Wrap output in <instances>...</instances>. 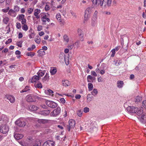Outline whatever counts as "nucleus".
<instances>
[{
  "label": "nucleus",
  "instance_id": "obj_25",
  "mask_svg": "<svg viewBox=\"0 0 146 146\" xmlns=\"http://www.w3.org/2000/svg\"><path fill=\"white\" fill-rule=\"evenodd\" d=\"M90 94H88L87 96V102H89L91 101L94 98V97L93 96H91Z\"/></svg>",
  "mask_w": 146,
  "mask_h": 146
},
{
  "label": "nucleus",
  "instance_id": "obj_19",
  "mask_svg": "<svg viewBox=\"0 0 146 146\" xmlns=\"http://www.w3.org/2000/svg\"><path fill=\"white\" fill-rule=\"evenodd\" d=\"M46 17V15L45 14L44 16H43L41 18L42 21L44 22H46V21H47L48 22H50V19L47 17Z\"/></svg>",
  "mask_w": 146,
  "mask_h": 146
},
{
  "label": "nucleus",
  "instance_id": "obj_41",
  "mask_svg": "<svg viewBox=\"0 0 146 146\" xmlns=\"http://www.w3.org/2000/svg\"><path fill=\"white\" fill-rule=\"evenodd\" d=\"M22 25H23L22 26V29L25 30V31H27L28 29V27L27 25L26 24H22Z\"/></svg>",
  "mask_w": 146,
  "mask_h": 146
},
{
  "label": "nucleus",
  "instance_id": "obj_15",
  "mask_svg": "<svg viewBox=\"0 0 146 146\" xmlns=\"http://www.w3.org/2000/svg\"><path fill=\"white\" fill-rule=\"evenodd\" d=\"M9 21V18L6 16L3 15V23L4 24H7Z\"/></svg>",
  "mask_w": 146,
  "mask_h": 146
},
{
  "label": "nucleus",
  "instance_id": "obj_40",
  "mask_svg": "<svg viewBox=\"0 0 146 146\" xmlns=\"http://www.w3.org/2000/svg\"><path fill=\"white\" fill-rule=\"evenodd\" d=\"M78 33L79 36H83V33L82 30L80 29H78Z\"/></svg>",
  "mask_w": 146,
  "mask_h": 146
},
{
  "label": "nucleus",
  "instance_id": "obj_18",
  "mask_svg": "<svg viewBox=\"0 0 146 146\" xmlns=\"http://www.w3.org/2000/svg\"><path fill=\"white\" fill-rule=\"evenodd\" d=\"M97 18L96 17H93L91 22V25L92 26H94L97 23Z\"/></svg>",
  "mask_w": 146,
  "mask_h": 146
},
{
  "label": "nucleus",
  "instance_id": "obj_29",
  "mask_svg": "<svg viewBox=\"0 0 146 146\" xmlns=\"http://www.w3.org/2000/svg\"><path fill=\"white\" fill-rule=\"evenodd\" d=\"M49 79V76H45L42 78V81L43 82H44L46 81L48 82V81Z\"/></svg>",
  "mask_w": 146,
  "mask_h": 146
},
{
  "label": "nucleus",
  "instance_id": "obj_11",
  "mask_svg": "<svg viewBox=\"0 0 146 146\" xmlns=\"http://www.w3.org/2000/svg\"><path fill=\"white\" fill-rule=\"evenodd\" d=\"M50 112V110H46L40 111L39 114L44 116H47L49 114Z\"/></svg>",
  "mask_w": 146,
  "mask_h": 146
},
{
  "label": "nucleus",
  "instance_id": "obj_58",
  "mask_svg": "<svg viewBox=\"0 0 146 146\" xmlns=\"http://www.w3.org/2000/svg\"><path fill=\"white\" fill-rule=\"evenodd\" d=\"M12 41V39L10 38L8 39V40L6 41L5 42V44H7L8 43H9L11 42Z\"/></svg>",
  "mask_w": 146,
  "mask_h": 146
},
{
  "label": "nucleus",
  "instance_id": "obj_43",
  "mask_svg": "<svg viewBox=\"0 0 146 146\" xmlns=\"http://www.w3.org/2000/svg\"><path fill=\"white\" fill-rule=\"evenodd\" d=\"M23 42L22 41H17V45L19 47L21 48L22 47V44Z\"/></svg>",
  "mask_w": 146,
  "mask_h": 146
},
{
  "label": "nucleus",
  "instance_id": "obj_27",
  "mask_svg": "<svg viewBox=\"0 0 146 146\" xmlns=\"http://www.w3.org/2000/svg\"><path fill=\"white\" fill-rule=\"evenodd\" d=\"M50 72L51 75L54 74L56 72V69L54 67H52L50 69Z\"/></svg>",
  "mask_w": 146,
  "mask_h": 146
},
{
  "label": "nucleus",
  "instance_id": "obj_54",
  "mask_svg": "<svg viewBox=\"0 0 146 146\" xmlns=\"http://www.w3.org/2000/svg\"><path fill=\"white\" fill-rule=\"evenodd\" d=\"M50 9V7L48 5H46L45 7V9L46 11L49 10Z\"/></svg>",
  "mask_w": 146,
  "mask_h": 146
},
{
  "label": "nucleus",
  "instance_id": "obj_21",
  "mask_svg": "<svg viewBox=\"0 0 146 146\" xmlns=\"http://www.w3.org/2000/svg\"><path fill=\"white\" fill-rule=\"evenodd\" d=\"M38 108L36 106L34 105H31L29 108V109L31 111H36Z\"/></svg>",
  "mask_w": 146,
  "mask_h": 146
},
{
  "label": "nucleus",
  "instance_id": "obj_45",
  "mask_svg": "<svg viewBox=\"0 0 146 146\" xmlns=\"http://www.w3.org/2000/svg\"><path fill=\"white\" fill-rule=\"evenodd\" d=\"M83 111L84 113H87L89 111V108L87 107H85Z\"/></svg>",
  "mask_w": 146,
  "mask_h": 146
},
{
  "label": "nucleus",
  "instance_id": "obj_64",
  "mask_svg": "<svg viewBox=\"0 0 146 146\" xmlns=\"http://www.w3.org/2000/svg\"><path fill=\"white\" fill-rule=\"evenodd\" d=\"M21 53V52L18 50H16L15 52V54L16 55H19Z\"/></svg>",
  "mask_w": 146,
  "mask_h": 146
},
{
  "label": "nucleus",
  "instance_id": "obj_3",
  "mask_svg": "<svg viewBox=\"0 0 146 146\" xmlns=\"http://www.w3.org/2000/svg\"><path fill=\"white\" fill-rule=\"evenodd\" d=\"M61 111L60 108L58 107L50 113V115L52 117H56L60 114Z\"/></svg>",
  "mask_w": 146,
  "mask_h": 146
},
{
  "label": "nucleus",
  "instance_id": "obj_23",
  "mask_svg": "<svg viewBox=\"0 0 146 146\" xmlns=\"http://www.w3.org/2000/svg\"><path fill=\"white\" fill-rule=\"evenodd\" d=\"M63 86H67L70 84V82L67 80H63L62 82Z\"/></svg>",
  "mask_w": 146,
  "mask_h": 146
},
{
  "label": "nucleus",
  "instance_id": "obj_50",
  "mask_svg": "<svg viewBox=\"0 0 146 146\" xmlns=\"http://www.w3.org/2000/svg\"><path fill=\"white\" fill-rule=\"evenodd\" d=\"M35 40L36 43L38 44L40 43V38H35Z\"/></svg>",
  "mask_w": 146,
  "mask_h": 146
},
{
  "label": "nucleus",
  "instance_id": "obj_2",
  "mask_svg": "<svg viewBox=\"0 0 146 146\" xmlns=\"http://www.w3.org/2000/svg\"><path fill=\"white\" fill-rule=\"evenodd\" d=\"M92 8L89 7L87 8L85 11L84 16V21H87L90 18V14L92 12Z\"/></svg>",
  "mask_w": 146,
  "mask_h": 146
},
{
  "label": "nucleus",
  "instance_id": "obj_38",
  "mask_svg": "<svg viewBox=\"0 0 146 146\" xmlns=\"http://www.w3.org/2000/svg\"><path fill=\"white\" fill-rule=\"evenodd\" d=\"M10 29L11 27H10V24H8V25L5 28V31H7V33H8L10 31Z\"/></svg>",
  "mask_w": 146,
  "mask_h": 146
},
{
  "label": "nucleus",
  "instance_id": "obj_17",
  "mask_svg": "<svg viewBox=\"0 0 146 146\" xmlns=\"http://www.w3.org/2000/svg\"><path fill=\"white\" fill-rule=\"evenodd\" d=\"M8 14L13 17H15L16 15L15 12L12 9H10L9 11Z\"/></svg>",
  "mask_w": 146,
  "mask_h": 146
},
{
  "label": "nucleus",
  "instance_id": "obj_22",
  "mask_svg": "<svg viewBox=\"0 0 146 146\" xmlns=\"http://www.w3.org/2000/svg\"><path fill=\"white\" fill-rule=\"evenodd\" d=\"M141 117V118L140 119L141 121L143 123H145L146 122V115H144L143 114Z\"/></svg>",
  "mask_w": 146,
  "mask_h": 146
},
{
  "label": "nucleus",
  "instance_id": "obj_4",
  "mask_svg": "<svg viewBox=\"0 0 146 146\" xmlns=\"http://www.w3.org/2000/svg\"><path fill=\"white\" fill-rule=\"evenodd\" d=\"M15 124L20 127H24L26 123L22 119L20 118L15 121Z\"/></svg>",
  "mask_w": 146,
  "mask_h": 146
},
{
  "label": "nucleus",
  "instance_id": "obj_52",
  "mask_svg": "<svg viewBox=\"0 0 146 146\" xmlns=\"http://www.w3.org/2000/svg\"><path fill=\"white\" fill-rule=\"evenodd\" d=\"M91 75L94 76L96 77L97 76V74L95 71H91Z\"/></svg>",
  "mask_w": 146,
  "mask_h": 146
},
{
  "label": "nucleus",
  "instance_id": "obj_57",
  "mask_svg": "<svg viewBox=\"0 0 146 146\" xmlns=\"http://www.w3.org/2000/svg\"><path fill=\"white\" fill-rule=\"evenodd\" d=\"M64 40L66 42H68L69 41V38L68 37H64Z\"/></svg>",
  "mask_w": 146,
  "mask_h": 146
},
{
  "label": "nucleus",
  "instance_id": "obj_35",
  "mask_svg": "<svg viewBox=\"0 0 146 146\" xmlns=\"http://www.w3.org/2000/svg\"><path fill=\"white\" fill-rule=\"evenodd\" d=\"M35 54V52H28L27 53L26 55L28 56H30L31 57H33Z\"/></svg>",
  "mask_w": 146,
  "mask_h": 146
},
{
  "label": "nucleus",
  "instance_id": "obj_46",
  "mask_svg": "<svg viewBox=\"0 0 146 146\" xmlns=\"http://www.w3.org/2000/svg\"><path fill=\"white\" fill-rule=\"evenodd\" d=\"M56 18L59 21L61 19V15L60 13H58L56 16Z\"/></svg>",
  "mask_w": 146,
  "mask_h": 146
},
{
  "label": "nucleus",
  "instance_id": "obj_1",
  "mask_svg": "<svg viewBox=\"0 0 146 146\" xmlns=\"http://www.w3.org/2000/svg\"><path fill=\"white\" fill-rule=\"evenodd\" d=\"M94 5L102 6L104 5L106 7H109L111 3V0H91Z\"/></svg>",
  "mask_w": 146,
  "mask_h": 146
},
{
  "label": "nucleus",
  "instance_id": "obj_6",
  "mask_svg": "<svg viewBox=\"0 0 146 146\" xmlns=\"http://www.w3.org/2000/svg\"><path fill=\"white\" fill-rule=\"evenodd\" d=\"M17 19L19 21H21L22 24H26V19L25 16L23 14L19 15L17 17Z\"/></svg>",
  "mask_w": 146,
  "mask_h": 146
},
{
  "label": "nucleus",
  "instance_id": "obj_26",
  "mask_svg": "<svg viewBox=\"0 0 146 146\" xmlns=\"http://www.w3.org/2000/svg\"><path fill=\"white\" fill-rule=\"evenodd\" d=\"M123 83L122 81H118L117 83V86L118 88H122L123 85Z\"/></svg>",
  "mask_w": 146,
  "mask_h": 146
},
{
  "label": "nucleus",
  "instance_id": "obj_30",
  "mask_svg": "<svg viewBox=\"0 0 146 146\" xmlns=\"http://www.w3.org/2000/svg\"><path fill=\"white\" fill-rule=\"evenodd\" d=\"M88 90L89 91H91L92 90L93 88V84L91 83H89L88 84Z\"/></svg>",
  "mask_w": 146,
  "mask_h": 146
},
{
  "label": "nucleus",
  "instance_id": "obj_33",
  "mask_svg": "<svg viewBox=\"0 0 146 146\" xmlns=\"http://www.w3.org/2000/svg\"><path fill=\"white\" fill-rule=\"evenodd\" d=\"M93 77L90 75H88L87 77V81L88 82H92Z\"/></svg>",
  "mask_w": 146,
  "mask_h": 146
},
{
  "label": "nucleus",
  "instance_id": "obj_28",
  "mask_svg": "<svg viewBox=\"0 0 146 146\" xmlns=\"http://www.w3.org/2000/svg\"><path fill=\"white\" fill-rule=\"evenodd\" d=\"M37 52L38 53L40 56H42L45 54V52L42 50V49H40Z\"/></svg>",
  "mask_w": 146,
  "mask_h": 146
},
{
  "label": "nucleus",
  "instance_id": "obj_9",
  "mask_svg": "<svg viewBox=\"0 0 146 146\" xmlns=\"http://www.w3.org/2000/svg\"><path fill=\"white\" fill-rule=\"evenodd\" d=\"M138 108L134 106H128L127 108V111L130 113H136Z\"/></svg>",
  "mask_w": 146,
  "mask_h": 146
},
{
  "label": "nucleus",
  "instance_id": "obj_44",
  "mask_svg": "<svg viewBox=\"0 0 146 146\" xmlns=\"http://www.w3.org/2000/svg\"><path fill=\"white\" fill-rule=\"evenodd\" d=\"M115 49H113L111 51V52H112V54L111 55V56L113 57L114 56L115 54Z\"/></svg>",
  "mask_w": 146,
  "mask_h": 146
},
{
  "label": "nucleus",
  "instance_id": "obj_62",
  "mask_svg": "<svg viewBox=\"0 0 146 146\" xmlns=\"http://www.w3.org/2000/svg\"><path fill=\"white\" fill-rule=\"evenodd\" d=\"M81 96L80 94H77L75 96V98L77 99H80L81 98Z\"/></svg>",
  "mask_w": 146,
  "mask_h": 146
},
{
  "label": "nucleus",
  "instance_id": "obj_51",
  "mask_svg": "<svg viewBox=\"0 0 146 146\" xmlns=\"http://www.w3.org/2000/svg\"><path fill=\"white\" fill-rule=\"evenodd\" d=\"M9 9V7H8L7 9H3L2 10V11L4 13H6L8 12Z\"/></svg>",
  "mask_w": 146,
  "mask_h": 146
},
{
  "label": "nucleus",
  "instance_id": "obj_47",
  "mask_svg": "<svg viewBox=\"0 0 146 146\" xmlns=\"http://www.w3.org/2000/svg\"><path fill=\"white\" fill-rule=\"evenodd\" d=\"M33 9L32 8H29L28 10V12L29 15L31 14L33 12Z\"/></svg>",
  "mask_w": 146,
  "mask_h": 146
},
{
  "label": "nucleus",
  "instance_id": "obj_10",
  "mask_svg": "<svg viewBox=\"0 0 146 146\" xmlns=\"http://www.w3.org/2000/svg\"><path fill=\"white\" fill-rule=\"evenodd\" d=\"M26 98L27 101L28 102H35L36 100L34 97L31 95H29L27 96Z\"/></svg>",
  "mask_w": 146,
  "mask_h": 146
},
{
  "label": "nucleus",
  "instance_id": "obj_7",
  "mask_svg": "<svg viewBox=\"0 0 146 146\" xmlns=\"http://www.w3.org/2000/svg\"><path fill=\"white\" fill-rule=\"evenodd\" d=\"M46 103L48 106L52 108H54L57 106V104L52 101H47Z\"/></svg>",
  "mask_w": 146,
  "mask_h": 146
},
{
  "label": "nucleus",
  "instance_id": "obj_37",
  "mask_svg": "<svg viewBox=\"0 0 146 146\" xmlns=\"http://www.w3.org/2000/svg\"><path fill=\"white\" fill-rule=\"evenodd\" d=\"M142 100V97L139 96H137L136 98V100L135 101V102H140V101H141Z\"/></svg>",
  "mask_w": 146,
  "mask_h": 146
},
{
  "label": "nucleus",
  "instance_id": "obj_36",
  "mask_svg": "<svg viewBox=\"0 0 146 146\" xmlns=\"http://www.w3.org/2000/svg\"><path fill=\"white\" fill-rule=\"evenodd\" d=\"M92 95L95 96L98 93V91L96 89H94L91 92Z\"/></svg>",
  "mask_w": 146,
  "mask_h": 146
},
{
  "label": "nucleus",
  "instance_id": "obj_16",
  "mask_svg": "<svg viewBox=\"0 0 146 146\" xmlns=\"http://www.w3.org/2000/svg\"><path fill=\"white\" fill-rule=\"evenodd\" d=\"M54 142L51 141H48L45 142L44 145L46 146H54Z\"/></svg>",
  "mask_w": 146,
  "mask_h": 146
},
{
  "label": "nucleus",
  "instance_id": "obj_32",
  "mask_svg": "<svg viewBox=\"0 0 146 146\" xmlns=\"http://www.w3.org/2000/svg\"><path fill=\"white\" fill-rule=\"evenodd\" d=\"M143 113V110L142 109H141L140 110H139L138 108V110H137V111L136 112V114L138 116L141 115Z\"/></svg>",
  "mask_w": 146,
  "mask_h": 146
},
{
  "label": "nucleus",
  "instance_id": "obj_13",
  "mask_svg": "<svg viewBox=\"0 0 146 146\" xmlns=\"http://www.w3.org/2000/svg\"><path fill=\"white\" fill-rule=\"evenodd\" d=\"M40 10L38 9H36L34 11V15L37 19L40 18V16L38 15L40 13Z\"/></svg>",
  "mask_w": 146,
  "mask_h": 146
},
{
  "label": "nucleus",
  "instance_id": "obj_5",
  "mask_svg": "<svg viewBox=\"0 0 146 146\" xmlns=\"http://www.w3.org/2000/svg\"><path fill=\"white\" fill-rule=\"evenodd\" d=\"M75 125V121L73 119H71L69 120V125L68 126L67 129L68 131H70L71 129L73 128Z\"/></svg>",
  "mask_w": 146,
  "mask_h": 146
},
{
  "label": "nucleus",
  "instance_id": "obj_48",
  "mask_svg": "<svg viewBox=\"0 0 146 146\" xmlns=\"http://www.w3.org/2000/svg\"><path fill=\"white\" fill-rule=\"evenodd\" d=\"M82 111L81 110H78L77 111V114L78 115L79 117H81L82 115Z\"/></svg>",
  "mask_w": 146,
  "mask_h": 146
},
{
  "label": "nucleus",
  "instance_id": "obj_14",
  "mask_svg": "<svg viewBox=\"0 0 146 146\" xmlns=\"http://www.w3.org/2000/svg\"><path fill=\"white\" fill-rule=\"evenodd\" d=\"M41 78L36 75L34 76L32 78L31 80V82L32 83L36 82L37 81L40 79Z\"/></svg>",
  "mask_w": 146,
  "mask_h": 146
},
{
  "label": "nucleus",
  "instance_id": "obj_20",
  "mask_svg": "<svg viewBox=\"0 0 146 146\" xmlns=\"http://www.w3.org/2000/svg\"><path fill=\"white\" fill-rule=\"evenodd\" d=\"M23 135L22 134H16L14 135L15 138L17 140H19L22 138Z\"/></svg>",
  "mask_w": 146,
  "mask_h": 146
},
{
  "label": "nucleus",
  "instance_id": "obj_12",
  "mask_svg": "<svg viewBox=\"0 0 146 146\" xmlns=\"http://www.w3.org/2000/svg\"><path fill=\"white\" fill-rule=\"evenodd\" d=\"M5 98L8 100L11 103H13L15 101V98L11 95H7L5 97Z\"/></svg>",
  "mask_w": 146,
  "mask_h": 146
},
{
  "label": "nucleus",
  "instance_id": "obj_42",
  "mask_svg": "<svg viewBox=\"0 0 146 146\" xmlns=\"http://www.w3.org/2000/svg\"><path fill=\"white\" fill-rule=\"evenodd\" d=\"M39 123H44L48 122V120L45 119H40L38 120Z\"/></svg>",
  "mask_w": 146,
  "mask_h": 146
},
{
  "label": "nucleus",
  "instance_id": "obj_59",
  "mask_svg": "<svg viewBox=\"0 0 146 146\" xmlns=\"http://www.w3.org/2000/svg\"><path fill=\"white\" fill-rule=\"evenodd\" d=\"M73 44H71L69 45H68V47L69 48V49H71L73 48Z\"/></svg>",
  "mask_w": 146,
  "mask_h": 146
},
{
  "label": "nucleus",
  "instance_id": "obj_24",
  "mask_svg": "<svg viewBox=\"0 0 146 146\" xmlns=\"http://www.w3.org/2000/svg\"><path fill=\"white\" fill-rule=\"evenodd\" d=\"M45 72V70L42 71L41 70H39L38 72L37 73V74L38 75L37 76H38L40 77H42L44 75Z\"/></svg>",
  "mask_w": 146,
  "mask_h": 146
},
{
  "label": "nucleus",
  "instance_id": "obj_34",
  "mask_svg": "<svg viewBox=\"0 0 146 146\" xmlns=\"http://www.w3.org/2000/svg\"><path fill=\"white\" fill-rule=\"evenodd\" d=\"M35 86L36 88H42V85L40 82H38L36 85H35Z\"/></svg>",
  "mask_w": 146,
  "mask_h": 146
},
{
  "label": "nucleus",
  "instance_id": "obj_60",
  "mask_svg": "<svg viewBox=\"0 0 146 146\" xmlns=\"http://www.w3.org/2000/svg\"><path fill=\"white\" fill-rule=\"evenodd\" d=\"M60 100L62 104H64L65 103V100L64 98H61L60 99Z\"/></svg>",
  "mask_w": 146,
  "mask_h": 146
},
{
  "label": "nucleus",
  "instance_id": "obj_55",
  "mask_svg": "<svg viewBox=\"0 0 146 146\" xmlns=\"http://www.w3.org/2000/svg\"><path fill=\"white\" fill-rule=\"evenodd\" d=\"M12 0H6V5H9L11 4V3Z\"/></svg>",
  "mask_w": 146,
  "mask_h": 146
},
{
  "label": "nucleus",
  "instance_id": "obj_49",
  "mask_svg": "<svg viewBox=\"0 0 146 146\" xmlns=\"http://www.w3.org/2000/svg\"><path fill=\"white\" fill-rule=\"evenodd\" d=\"M19 10V8L17 6H15L14 7V11H18Z\"/></svg>",
  "mask_w": 146,
  "mask_h": 146
},
{
  "label": "nucleus",
  "instance_id": "obj_31",
  "mask_svg": "<svg viewBox=\"0 0 146 146\" xmlns=\"http://www.w3.org/2000/svg\"><path fill=\"white\" fill-rule=\"evenodd\" d=\"M41 142L40 141H35L33 144V146H40Z\"/></svg>",
  "mask_w": 146,
  "mask_h": 146
},
{
  "label": "nucleus",
  "instance_id": "obj_56",
  "mask_svg": "<svg viewBox=\"0 0 146 146\" xmlns=\"http://www.w3.org/2000/svg\"><path fill=\"white\" fill-rule=\"evenodd\" d=\"M142 106L145 108H146V100L143 101V102Z\"/></svg>",
  "mask_w": 146,
  "mask_h": 146
},
{
  "label": "nucleus",
  "instance_id": "obj_39",
  "mask_svg": "<svg viewBox=\"0 0 146 146\" xmlns=\"http://www.w3.org/2000/svg\"><path fill=\"white\" fill-rule=\"evenodd\" d=\"M45 92L46 94H48L49 95H51L53 93V92L51 90L49 89L47 90H45Z\"/></svg>",
  "mask_w": 146,
  "mask_h": 146
},
{
  "label": "nucleus",
  "instance_id": "obj_53",
  "mask_svg": "<svg viewBox=\"0 0 146 146\" xmlns=\"http://www.w3.org/2000/svg\"><path fill=\"white\" fill-rule=\"evenodd\" d=\"M16 27L18 29H20L21 27V25L20 23H16Z\"/></svg>",
  "mask_w": 146,
  "mask_h": 146
},
{
  "label": "nucleus",
  "instance_id": "obj_63",
  "mask_svg": "<svg viewBox=\"0 0 146 146\" xmlns=\"http://www.w3.org/2000/svg\"><path fill=\"white\" fill-rule=\"evenodd\" d=\"M23 89L24 90V91H25V92H26L29 90V89L28 88V87L27 86H26Z\"/></svg>",
  "mask_w": 146,
  "mask_h": 146
},
{
  "label": "nucleus",
  "instance_id": "obj_61",
  "mask_svg": "<svg viewBox=\"0 0 146 146\" xmlns=\"http://www.w3.org/2000/svg\"><path fill=\"white\" fill-rule=\"evenodd\" d=\"M8 51V49L7 48H5L4 50L2 51V52L3 53H6Z\"/></svg>",
  "mask_w": 146,
  "mask_h": 146
},
{
  "label": "nucleus",
  "instance_id": "obj_8",
  "mask_svg": "<svg viewBox=\"0 0 146 146\" xmlns=\"http://www.w3.org/2000/svg\"><path fill=\"white\" fill-rule=\"evenodd\" d=\"M9 128L6 125H3L0 127V132L3 134L7 133L9 131Z\"/></svg>",
  "mask_w": 146,
  "mask_h": 146
}]
</instances>
